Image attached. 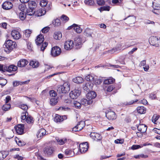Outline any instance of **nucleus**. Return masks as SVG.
Wrapping results in <instances>:
<instances>
[{
	"instance_id": "obj_40",
	"label": "nucleus",
	"mask_w": 160,
	"mask_h": 160,
	"mask_svg": "<svg viewBox=\"0 0 160 160\" xmlns=\"http://www.w3.org/2000/svg\"><path fill=\"white\" fill-rule=\"evenodd\" d=\"M102 136L99 134L97 133L95 137L93 138L94 140L98 141L101 140L102 139Z\"/></svg>"
},
{
	"instance_id": "obj_13",
	"label": "nucleus",
	"mask_w": 160,
	"mask_h": 160,
	"mask_svg": "<svg viewBox=\"0 0 160 160\" xmlns=\"http://www.w3.org/2000/svg\"><path fill=\"white\" fill-rule=\"evenodd\" d=\"M12 3L9 1H6L2 5V8L5 10H9L12 8Z\"/></svg>"
},
{
	"instance_id": "obj_28",
	"label": "nucleus",
	"mask_w": 160,
	"mask_h": 160,
	"mask_svg": "<svg viewBox=\"0 0 160 160\" xmlns=\"http://www.w3.org/2000/svg\"><path fill=\"white\" fill-rule=\"evenodd\" d=\"M82 123L83 124V122L82 121H81L78 122V124L76 126L74 127L72 129V132H78L79 131H80L81 130V128L79 126H80V124Z\"/></svg>"
},
{
	"instance_id": "obj_19",
	"label": "nucleus",
	"mask_w": 160,
	"mask_h": 160,
	"mask_svg": "<svg viewBox=\"0 0 160 160\" xmlns=\"http://www.w3.org/2000/svg\"><path fill=\"white\" fill-rule=\"evenodd\" d=\"M6 72H12L16 71L18 69V67L17 66L14 64H11L8 67L7 66Z\"/></svg>"
},
{
	"instance_id": "obj_16",
	"label": "nucleus",
	"mask_w": 160,
	"mask_h": 160,
	"mask_svg": "<svg viewBox=\"0 0 160 160\" xmlns=\"http://www.w3.org/2000/svg\"><path fill=\"white\" fill-rule=\"evenodd\" d=\"M138 130L141 133L146 132L147 129V127L146 125L143 124H140L139 125L137 126Z\"/></svg>"
},
{
	"instance_id": "obj_63",
	"label": "nucleus",
	"mask_w": 160,
	"mask_h": 160,
	"mask_svg": "<svg viewBox=\"0 0 160 160\" xmlns=\"http://www.w3.org/2000/svg\"><path fill=\"white\" fill-rule=\"evenodd\" d=\"M61 18L64 21H68L69 20V18L66 15H62L61 17Z\"/></svg>"
},
{
	"instance_id": "obj_1",
	"label": "nucleus",
	"mask_w": 160,
	"mask_h": 160,
	"mask_svg": "<svg viewBox=\"0 0 160 160\" xmlns=\"http://www.w3.org/2000/svg\"><path fill=\"white\" fill-rule=\"evenodd\" d=\"M3 46L4 48H6L4 49V51L7 53H9L14 48H16L17 44L15 42L8 39L6 40Z\"/></svg>"
},
{
	"instance_id": "obj_64",
	"label": "nucleus",
	"mask_w": 160,
	"mask_h": 160,
	"mask_svg": "<svg viewBox=\"0 0 160 160\" xmlns=\"http://www.w3.org/2000/svg\"><path fill=\"white\" fill-rule=\"evenodd\" d=\"M153 131L154 132L160 135V130L158 129L157 128H155L153 129Z\"/></svg>"
},
{
	"instance_id": "obj_27",
	"label": "nucleus",
	"mask_w": 160,
	"mask_h": 160,
	"mask_svg": "<svg viewBox=\"0 0 160 160\" xmlns=\"http://www.w3.org/2000/svg\"><path fill=\"white\" fill-rule=\"evenodd\" d=\"M115 81V79L112 78L110 77V78L106 79L104 80L103 83L105 84H109L113 83Z\"/></svg>"
},
{
	"instance_id": "obj_18",
	"label": "nucleus",
	"mask_w": 160,
	"mask_h": 160,
	"mask_svg": "<svg viewBox=\"0 0 160 160\" xmlns=\"http://www.w3.org/2000/svg\"><path fill=\"white\" fill-rule=\"evenodd\" d=\"M11 34L13 38L15 39H18L21 37L20 33L16 30H12Z\"/></svg>"
},
{
	"instance_id": "obj_15",
	"label": "nucleus",
	"mask_w": 160,
	"mask_h": 160,
	"mask_svg": "<svg viewBox=\"0 0 160 160\" xmlns=\"http://www.w3.org/2000/svg\"><path fill=\"white\" fill-rule=\"evenodd\" d=\"M44 36L43 35L40 34L38 35L35 40L36 43L37 45L39 46L41 45L42 43L44 41Z\"/></svg>"
},
{
	"instance_id": "obj_3",
	"label": "nucleus",
	"mask_w": 160,
	"mask_h": 160,
	"mask_svg": "<svg viewBox=\"0 0 160 160\" xmlns=\"http://www.w3.org/2000/svg\"><path fill=\"white\" fill-rule=\"evenodd\" d=\"M70 84L68 82H65L62 85L59 86L57 89V92L59 93H67L70 91Z\"/></svg>"
},
{
	"instance_id": "obj_5",
	"label": "nucleus",
	"mask_w": 160,
	"mask_h": 160,
	"mask_svg": "<svg viewBox=\"0 0 160 160\" xmlns=\"http://www.w3.org/2000/svg\"><path fill=\"white\" fill-rule=\"evenodd\" d=\"M61 49L58 46H55L52 48L51 53L52 56L56 57L59 56L61 53Z\"/></svg>"
},
{
	"instance_id": "obj_54",
	"label": "nucleus",
	"mask_w": 160,
	"mask_h": 160,
	"mask_svg": "<svg viewBox=\"0 0 160 160\" xmlns=\"http://www.w3.org/2000/svg\"><path fill=\"white\" fill-rule=\"evenodd\" d=\"M141 148L139 145H133L131 147V149L133 150Z\"/></svg>"
},
{
	"instance_id": "obj_56",
	"label": "nucleus",
	"mask_w": 160,
	"mask_h": 160,
	"mask_svg": "<svg viewBox=\"0 0 160 160\" xmlns=\"http://www.w3.org/2000/svg\"><path fill=\"white\" fill-rule=\"evenodd\" d=\"M105 1L104 0H97V3L99 6H102L105 4Z\"/></svg>"
},
{
	"instance_id": "obj_57",
	"label": "nucleus",
	"mask_w": 160,
	"mask_h": 160,
	"mask_svg": "<svg viewBox=\"0 0 160 160\" xmlns=\"http://www.w3.org/2000/svg\"><path fill=\"white\" fill-rule=\"evenodd\" d=\"M115 87L112 85H109L108 87L107 91L109 92H111L115 88Z\"/></svg>"
},
{
	"instance_id": "obj_60",
	"label": "nucleus",
	"mask_w": 160,
	"mask_h": 160,
	"mask_svg": "<svg viewBox=\"0 0 160 160\" xmlns=\"http://www.w3.org/2000/svg\"><path fill=\"white\" fill-rule=\"evenodd\" d=\"M67 140L65 139L64 140L63 139H61L58 140V143L60 145H63L65 143L66 141Z\"/></svg>"
},
{
	"instance_id": "obj_29",
	"label": "nucleus",
	"mask_w": 160,
	"mask_h": 160,
	"mask_svg": "<svg viewBox=\"0 0 160 160\" xmlns=\"http://www.w3.org/2000/svg\"><path fill=\"white\" fill-rule=\"evenodd\" d=\"M27 11L21 12L19 14V17L22 20H24L26 17Z\"/></svg>"
},
{
	"instance_id": "obj_55",
	"label": "nucleus",
	"mask_w": 160,
	"mask_h": 160,
	"mask_svg": "<svg viewBox=\"0 0 160 160\" xmlns=\"http://www.w3.org/2000/svg\"><path fill=\"white\" fill-rule=\"evenodd\" d=\"M50 28L48 27H46L44 28L41 30V31L42 33H46L48 32L50 29Z\"/></svg>"
},
{
	"instance_id": "obj_26",
	"label": "nucleus",
	"mask_w": 160,
	"mask_h": 160,
	"mask_svg": "<svg viewBox=\"0 0 160 160\" xmlns=\"http://www.w3.org/2000/svg\"><path fill=\"white\" fill-rule=\"evenodd\" d=\"M54 38L57 40H60L62 38V34L61 32H55L53 35Z\"/></svg>"
},
{
	"instance_id": "obj_61",
	"label": "nucleus",
	"mask_w": 160,
	"mask_h": 160,
	"mask_svg": "<svg viewBox=\"0 0 160 160\" xmlns=\"http://www.w3.org/2000/svg\"><path fill=\"white\" fill-rule=\"evenodd\" d=\"M20 82L14 81L13 82V85L14 87H16L19 85H20Z\"/></svg>"
},
{
	"instance_id": "obj_46",
	"label": "nucleus",
	"mask_w": 160,
	"mask_h": 160,
	"mask_svg": "<svg viewBox=\"0 0 160 160\" xmlns=\"http://www.w3.org/2000/svg\"><path fill=\"white\" fill-rule=\"evenodd\" d=\"M22 115L21 116V118L22 120L26 119L27 116L28 115V113L27 111L23 112L22 113Z\"/></svg>"
},
{
	"instance_id": "obj_38",
	"label": "nucleus",
	"mask_w": 160,
	"mask_h": 160,
	"mask_svg": "<svg viewBox=\"0 0 160 160\" xmlns=\"http://www.w3.org/2000/svg\"><path fill=\"white\" fill-rule=\"evenodd\" d=\"M84 2L86 4L90 6L93 5L94 3L93 0H85Z\"/></svg>"
},
{
	"instance_id": "obj_25",
	"label": "nucleus",
	"mask_w": 160,
	"mask_h": 160,
	"mask_svg": "<svg viewBox=\"0 0 160 160\" xmlns=\"http://www.w3.org/2000/svg\"><path fill=\"white\" fill-rule=\"evenodd\" d=\"M75 83H82L84 80L83 78L80 77H77L73 78L72 80Z\"/></svg>"
},
{
	"instance_id": "obj_43",
	"label": "nucleus",
	"mask_w": 160,
	"mask_h": 160,
	"mask_svg": "<svg viewBox=\"0 0 160 160\" xmlns=\"http://www.w3.org/2000/svg\"><path fill=\"white\" fill-rule=\"evenodd\" d=\"M102 81V79L97 78L94 80V78L93 81L92 82L93 84L94 83L95 84L99 85L101 83Z\"/></svg>"
},
{
	"instance_id": "obj_35",
	"label": "nucleus",
	"mask_w": 160,
	"mask_h": 160,
	"mask_svg": "<svg viewBox=\"0 0 160 160\" xmlns=\"http://www.w3.org/2000/svg\"><path fill=\"white\" fill-rule=\"evenodd\" d=\"M54 120L56 122H60L63 121V119H61V116L59 115L56 114L54 118Z\"/></svg>"
},
{
	"instance_id": "obj_47",
	"label": "nucleus",
	"mask_w": 160,
	"mask_h": 160,
	"mask_svg": "<svg viewBox=\"0 0 160 160\" xmlns=\"http://www.w3.org/2000/svg\"><path fill=\"white\" fill-rule=\"evenodd\" d=\"M33 118L31 116H28L26 118V121L28 123H31L33 122Z\"/></svg>"
},
{
	"instance_id": "obj_58",
	"label": "nucleus",
	"mask_w": 160,
	"mask_h": 160,
	"mask_svg": "<svg viewBox=\"0 0 160 160\" xmlns=\"http://www.w3.org/2000/svg\"><path fill=\"white\" fill-rule=\"evenodd\" d=\"M159 117V116L158 115L155 116L154 118V116L152 118V121L154 123H155V122L158 119Z\"/></svg>"
},
{
	"instance_id": "obj_20",
	"label": "nucleus",
	"mask_w": 160,
	"mask_h": 160,
	"mask_svg": "<svg viewBox=\"0 0 160 160\" xmlns=\"http://www.w3.org/2000/svg\"><path fill=\"white\" fill-rule=\"evenodd\" d=\"M80 102L82 105L84 106H87L88 105H91L92 104L93 102V100H90L85 98L82 99L80 101Z\"/></svg>"
},
{
	"instance_id": "obj_8",
	"label": "nucleus",
	"mask_w": 160,
	"mask_h": 160,
	"mask_svg": "<svg viewBox=\"0 0 160 160\" xmlns=\"http://www.w3.org/2000/svg\"><path fill=\"white\" fill-rule=\"evenodd\" d=\"M106 116L107 118L110 120H113L117 118V116L115 112L113 111H111L110 109L106 112Z\"/></svg>"
},
{
	"instance_id": "obj_42",
	"label": "nucleus",
	"mask_w": 160,
	"mask_h": 160,
	"mask_svg": "<svg viewBox=\"0 0 160 160\" xmlns=\"http://www.w3.org/2000/svg\"><path fill=\"white\" fill-rule=\"evenodd\" d=\"M7 69V66L3 64H0V71L2 72H6V69Z\"/></svg>"
},
{
	"instance_id": "obj_21",
	"label": "nucleus",
	"mask_w": 160,
	"mask_h": 160,
	"mask_svg": "<svg viewBox=\"0 0 160 160\" xmlns=\"http://www.w3.org/2000/svg\"><path fill=\"white\" fill-rule=\"evenodd\" d=\"M82 43L79 38H77L74 41L75 47L76 49H80L82 47Z\"/></svg>"
},
{
	"instance_id": "obj_59",
	"label": "nucleus",
	"mask_w": 160,
	"mask_h": 160,
	"mask_svg": "<svg viewBox=\"0 0 160 160\" xmlns=\"http://www.w3.org/2000/svg\"><path fill=\"white\" fill-rule=\"evenodd\" d=\"M17 143L19 146H22L24 145L25 144V143L24 142H22L21 140H19L18 141V143L17 141H16Z\"/></svg>"
},
{
	"instance_id": "obj_50",
	"label": "nucleus",
	"mask_w": 160,
	"mask_h": 160,
	"mask_svg": "<svg viewBox=\"0 0 160 160\" xmlns=\"http://www.w3.org/2000/svg\"><path fill=\"white\" fill-rule=\"evenodd\" d=\"M19 107L25 111H27L28 109V106L26 104H22L19 105Z\"/></svg>"
},
{
	"instance_id": "obj_39",
	"label": "nucleus",
	"mask_w": 160,
	"mask_h": 160,
	"mask_svg": "<svg viewBox=\"0 0 160 160\" xmlns=\"http://www.w3.org/2000/svg\"><path fill=\"white\" fill-rule=\"evenodd\" d=\"M90 30L88 28H87L84 31V34L87 37H92V35L90 33Z\"/></svg>"
},
{
	"instance_id": "obj_7",
	"label": "nucleus",
	"mask_w": 160,
	"mask_h": 160,
	"mask_svg": "<svg viewBox=\"0 0 160 160\" xmlns=\"http://www.w3.org/2000/svg\"><path fill=\"white\" fill-rule=\"evenodd\" d=\"M79 149L81 153H84L86 152L89 148L88 143L87 142L81 143L79 146Z\"/></svg>"
},
{
	"instance_id": "obj_22",
	"label": "nucleus",
	"mask_w": 160,
	"mask_h": 160,
	"mask_svg": "<svg viewBox=\"0 0 160 160\" xmlns=\"http://www.w3.org/2000/svg\"><path fill=\"white\" fill-rule=\"evenodd\" d=\"M46 10L45 8H40L37 11V15L38 17L41 16L45 15L46 13Z\"/></svg>"
},
{
	"instance_id": "obj_62",
	"label": "nucleus",
	"mask_w": 160,
	"mask_h": 160,
	"mask_svg": "<svg viewBox=\"0 0 160 160\" xmlns=\"http://www.w3.org/2000/svg\"><path fill=\"white\" fill-rule=\"evenodd\" d=\"M123 140L122 139H117L116 140H115L114 141V142L115 143L117 144H122L123 142Z\"/></svg>"
},
{
	"instance_id": "obj_11",
	"label": "nucleus",
	"mask_w": 160,
	"mask_h": 160,
	"mask_svg": "<svg viewBox=\"0 0 160 160\" xmlns=\"http://www.w3.org/2000/svg\"><path fill=\"white\" fill-rule=\"evenodd\" d=\"M73 42L71 40L66 41L64 45V48L67 50H71L73 47Z\"/></svg>"
},
{
	"instance_id": "obj_44",
	"label": "nucleus",
	"mask_w": 160,
	"mask_h": 160,
	"mask_svg": "<svg viewBox=\"0 0 160 160\" xmlns=\"http://www.w3.org/2000/svg\"><path fill=\"white\" fill-rule=\"evenodd\" d=\"M7 83L6 79L3 78H0V85L2 87L4 86Z\"/></svg>"
},
{
	"instance_id": "obj_14",
	"label": "nucleus",
	"mask_w": 160,
	"mask_h": 160,
	"mask_svg": "<svg viewBox=\"0 0 160 160\" xmlns=\"http://www.w3.org/2000/svg\"><path fill=\"white\" fill-rule=\"evenodd\" d=\"M97 96L96 92L94 91H91L88 92L87 94V98L90 100H93Z\"/></svg>"
},
{
	"instance_id": "obj_37",
	"label": "nucleus",
	"mask_w": 160,
	"mask_h": 160,
	"mask_svg": "<svg viewBox=\"0 0 160 160\" xmlns=\"http://www.w3.org/2000/svg\"><path fill=\"white\" fill-rule=\"evenodd\" d=\"M11 108V104L10 103H6L2 107V109L4 111L8 110Z\"/></svg>"
},
{
	"instance_id": "obj_34",
	"label": "nucleus",
	"mask_w": 160,
	"mask_h": 160,
	"mask_svg": "<svg viewBox=\"0 0 160 160\" xmlns=\"http://www.w3.org/2000/svg\"><path fill=\"white\" fill-rule=\"evenodd\" d=\"M58 102V99L55 98H52L50 100V104L51 105L53 106L56 104Z\"/></svg>"
},
{
	"instance_id": "obj_53",
	"label": "nucleus",
	"mask_w": 160,
	"mask_h": 160,
	"mask_svg": "<svg viewBox=\"0 0 160 160\" xmlns=\"http://www.w3.org/2000/svg\"><path fill=\"white\" fill-rule=\"evenodd\" d=\"M48 44L47 42H45L44 43H42L41 46V49L42 51H44Z\"/></svg>"
},
{
	"instance_id": "obj_6",
	"label": "nucleus",
	"mask_w": 160,
	"mask_h": 160,
	"mask_svg": "<svg viewBox=\"0 0 160 160\" xmlns=\"http://www.w3.org/2000/svg\"><path fill=\"white\" fill-rule=\"evenodd\" d=\"M81 91L78 89H74L72 90L69 93L70 98L73 99H75L80 95Z\"/></svg>"
},
{
	"instance_id": "obj_4",
	"label": "nucleus",
	"mask_w": 160,
	"mask_h": 160,
	"mask_svg": "<svg viewBox=\"0 0 160 160\" xmlns=\"http://www.w3.org/2000/svg\"><path fill=\"white\" fill-rule=\"evenodd\" d=\"M55 150V147L52 145L47 146L44 148L43 150L44 153L48 157L53 156Z\"/></svg>"
},
{
	"instance_id": "obj_52",
	"label": "nucleus",
	"mask_w": 160,
	"mask_h": 160,
	"mask_svg": "<svg viewBox=\"0 0 160 160\" xmlns=\"http://www.w3.org/2000/svg\"><path fill=\"white\" fill-rule=\"evenodd\" d=\"M31 33V30L29 29L26 30L25 31L24 35L26 37L28 38L30 36V35Z\"/></svg>"
},
{
	"instance_id": "obj_51",
	"label": "nucleus",
	"mask_w": 160,
	"mask_h": 160,
	"mask_svg": "<svg viewBox=\"0 0 160 160\" xmlns=\"http://www.w3.org/2000/svg\"><path fill=\"white\" fill-rule=\"evenodd\" d=\"M49 94L51 97H55L57 95V92L53 90H51L49 91Z\"/></svg>"
},
{
	"instance_id": "obj_17",
	"label": "nucleus",
	"mask_w": 160,
	"mask_h": 160,
	"mask_svg": "<svg viewBox=\"0 0 160 160\" xmlns=\"http://www.w3.org/2000/svg\"><path fill=\"white\" fill-rule=\"evenodd\" d=\"M46 130L43 128L40 129L38 132L37 136L38 138L41 139L45 135L46 133Z\"/></svg>"
},
{
	"instance_id": "obj_12",
	"label": "nucleus",
	"mask_w": 160,
	"mask_h": 160,
	"mask_svg": "<svg viewBox=\"0 0 160 160\" xmlns=\"http://www.w3.org/2000/svg\"><path fill=\"white\" fill-rule=\"evenodd\" d=\"M28 63V61L26 59H21L18 62L17 66L20 68L24 67L27 65Z\"/></svg>"
},
{
	"instance_id": "obj_49",
	"label": "nucleus",
	"mask_w": 160,
	"mask_h": 160,
	"mask_svg": "<svg viewBox=\"0 0 160 160\" xmlns=\"http://www.w3.org/2000/svg\"><path fill=\"white\" fill-rule=\"evenodd\" d=\"M94 84L92 82H88L86 83V85H87L88 88L90 90L92 89Z\"/></svg>"
},
{
	"instance_id": "obj_32",
	"label": "nucleus",
	"mask_w": 160,
	"mask_h": 160,
	"mask_svg": "<svg viewBox=\"0 0 160 160\" xmlns=\"http://www.w3.org/2000/svg\"><path fill=\"white\" fill-rule=\"evenodd\" d=\"M94 77L90 74H88L85 77V79L89 82H92L93 81Z\"/></svg>"
},
{
	"instance_id": "obj_30",
	"label": "nucleus",
	"mask_w": 160,
	"mask_h": 160,
	"mask_svg": "<svg viewBox=\"0 0 160 160\" xmlns=\"http://www.w3.org/2000/svg\"><path fill=\"white\" fill-rule=\"evenodd\" d=\"M52 23L55 27H58L61 24L60 20V19L57 18L53 21Z\"/></svg>"
},
{
	"instance_id": "obj_10",
	"label": "nucleus",
	"mask_w": 160,
	"mask_h": 160,
	"mask_svg": "<svg viewBox=\"0 0 160 160\" xmlns=\"http://www.w3.org/2000/svg\"><path fill=\"white\" fill-rule=\"evenodd\" d=\"M149 41L151 45L157 47L158 46V39L157 37L153 36L151 37L149 39Z\"/></svg>"
},
{
	"instance_id": "obj_36",
	"label": "nucleus",
	"mask_w": 160,
	"mask_h": 160,
	"mask_svg": "<svg viewBox=\"0 0 160 160\" xmlns=\"http://www.w3.org/2000/svg\"><path fill=\"white\" fill-rule=\"evenodd\" d=\"M110 8L109 6H103L101 7L98 9L101 12L103 11H109Z\"/></svg>"
},
{
	"instance_id": "obj_9",
	"label": "nucleus",
	"mask_w": 160,
	"mask_h": 160,
	"mask_svg": "<svg viewBox=\"0 0 160 160\" xmlns=\"http://www.w3.org/2000/svg\"><path fill=\"white\" fill-rule=\"evenodd\" d=\"M17 133L19 135H22L24 133V125L23 124H18L14 127Z\"/></svg>"
},
{
	"instance_id": "obj_48",
	"label": "nucleus",
	"mask_w": 160,
	"mask_h": 160,
	"mask_svg": "<svg viewBox=\"0 0 160 160\" xmlns=\"http://www.w3.org/2000/svg\"><path fill=\"white\" fill-rule=\"evenodd\" d=\"M74 104L75 107L77 109H80L81 108L82 104L77 101H75L74 102Z\"/></svg>"
},
{
	"instance_id": "obj_23",
	"label": "nucleus",
	"mask_w": 160,
	"mask_h": 160,
	"mask_svg": "<svg viewBox=\"0 0 160 160\" xmlns=\"http://www.w3.org/2000/svg\"><path fill=\"white\" fill-rule=\"evenodd\" d=\"M65 154L66 155L68 156V157H70L73 156L74 155V152L72 150L68 149L65 151Z\"/></svg>"
},
{
	"instance_id": "obj_24",
	"label": "nucleus",
	"mask_w": 160,
	"mask_h": 160,
	"mask_svg": "<svg viewBox=\"0 0 160 160\" xmlns=\"http://www.w3.org/2000/svg\"><path fill=\"white\" fill-rule=\"evenodd\" d=\"M137 110L138 112L140 114H144L146 112V109L143 106L138 107Z\"/></svg>"
},
{
	"instance_id": "obj_2",
	"label": "nucleus",
	"mask_w": 160,
	"mask_h": 160,
	"mask_svg": "<svg viewBox=\"0 0 160 160\" xmlns=\"http://www.w3.org/2000/svg\"><path fill=\"white\" fill-rule=\"evenodd\" d=\"M29 1L28 4V8L27 10V15L32 16L35 12V8L37 7V4L35 1L36 0Z\"/></svg>"
},
{
	"instance_id": "obj_31",
	"label": "nucleus",
	"mask_w": 160,
	"mask_h": 160,
	"mask_svg": "<svg viewBox=\"0 0 160 160\" xmlns=\"http://www.w3.org/2000/svg\"><path fill=\"white\" fill-rule=\"evenodd\" d=\"M29 65L32 66L33 68H36L38 67L39 65V62L38 61H32L30 62L29 64Z\"/></svg>"
},
{
	"instance_id": "obj_41",
	"label": "nucleus",
	"mask_w": 160,
	"mask_h": 160,
	"mask_svg": "<svg viewBox=\"0 0 160 160\" xmlns=\"http://www.w3.org/2000/svg\"><path fill=\"white\" fill-rule=\"evenodd\" d=\"M74 30H75L77 33H80L82 31V29L77 24L76 26H75Z\"/></svg>"
},
{
	"instance_id": "obj_45",
	"label": "nucleus",
	"mask_w": 160,
	"mask_h": 160,
	"mask_svg": "<svg viewBox=\"0 0 160 160\" xmlns=\"http://www.w3.org/2000/svg\"><path fill=\"white\" fill-rule=\"evenodd\" d=\"M48 3L47 0H42L40 2V5L42 7H44L47 5Z\"/></svg>"
},
{
	"instance_id": "obj_33",
	"label": "nucleus",
	"mask_w": 160,
	"mask_h": 160,
	"mask_svg": "<svg viewBox=\"0 0 160 160\" xmlns=\"http://www.w3.org/2000/svg\"><path fill=\"white\" fill-rule=\"evenodd\" d=\"M18 8L21 12L25 11L27 8L26 5L25 3H22L19 5Z\"/></svg>"
}]
</instances>
